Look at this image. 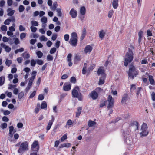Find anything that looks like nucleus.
Returning a JSON list of instances; mask_svg holds the SVG:
<instances>
[{
    "instance_id": "obj_55",
    "label": "nucleus",
    "mask_w": 155,
    "mask_h": 155,
    "mask_svg": "<svg viewBox=\"0 0 155 155\" xmlns=\"http://www.w3.org/2000/svg\"><path fill=\"white\" fill-rule=\"evenodd\" d=\"M44 96L41 94H40L38 97V99L39 100H42L44 99Z\"/></svg>"
},
{
    "instance_id": "obj_20",
    "label": "nucleus",
    "mask_w": 155,
    "mask_h": 155,
    "mask_svg": "<svg viewBox=\"0 0 155 155\" xmlns=\"http://www.w3.org/2000/svg\"><path fill=\"white\" fill-rule=\"evenodd\" d=\"M118 0H113L112 2V6L114 9H116L118 6Z\"/></svg>"
},
{
    "instance_id": "obj_40",
    "label": "nucleus",
    "mask_w": 155,
    "mask_h": 155,
    "mask_svg": "<svg viewBox=\"0 0 155 155\" xmlns=\"http://www.w3.org/2000/svg\"><path fill=\"white\" fill-rule=\"evenodd\" d=\"M136 89V86L134 84H132L130 87V91L132 92L134 91V90Z\"/></svg>"
},
{
    "instance_id": "obj_32",
    "label": "nucleus",
    "mask_w": 155,
    "mask_h": 155,
    "mask_svg": "<svg viewBox=\"0 0 155 155\" xmlns=\"http://www.w3.org/2000/svg\"><path fill=\"white\" fill-rule=\"evenodd\" d=\"M81 60V56L76 55L75 57V63H77Z\"/></svg>"
},
{
    "instance_id": "obj_45",
    "label": "nucleus",
    "mask_w": 155,
    "mask_h": 155,
    "mask_svg": "<svg viewBox=\"0 0 155 155\" xmlns=\"http://www.w3.org/2000/svg\"><path fill=\"white\" fill-rule=\"evenodd\" d=\"M1 29L3 31L6 32L7 30V27L5 25H3L1 26Z\"/></svg>"
},
{
    "instance_id": "obj_16",
    "label": "nucleus",
    "mask_w": 155,
    "mask_h": 155,
    "mask_svg": "<svg viewBox=\"0 0 155 155\" xmlns=\"http://www.w3.org/2000/svg\"><path fill=\"white\" fill-rule=\"evenodd\" d=\"M1 46L4 48L5 50V51L7 52H9L11 50V48L9 47L8 46H6L4 44L2 43L1 44Z\"/></svg>"
},
{
    "instance_id": "obj_8",
    "label": "nucleus",
    "mask_w": 155,
    "mask_h": 155,
    "mask_svg": "<svg viewBox=\"0 0 155 155\" xmlns=\"http://www.w3.org/2000/svg\"><path fill=\"white\" fill-rule=\"evenodd\" d=\"M107 101L108 102V104L107 108L108 110H109L110 108H112L114 105V99L111 95H109L107 98Z\"/></svg>"
},
{
    "instance_id": "obj_34",
    "label": "nucleus",
    "mask_w": 155,
    "mask_h": 155,
    "mask_svg": "<svg viewBox=\"0 0 155 155\" xmlns=\"http://www.w3.org/2000/svg\"><path fill=\"white\" fill-rule=\"evenodd\" d=\"M31 24L32 25V26H37L38 25V22L37 21L34 20L32 21H31Z\"/></svg>"
},
{
    "instance_id": "obj_21",
    "label": "nucleus",
    "mask_w": 155,
    "mask_h": 155,
    "mask_svg": "<svg viewBox=\"0 0 155 155\" xmlns=\"http://www.w3.org/2000/svg\"><path fill=\"white\" fill-rule=\"evenodd\" d=\"M82 107H79L77 109V111L76 112V117H79L80 116L82 110Z\"/></svg>"
},
{
    "instance_id": "obj_11",
    "label": "nucleus",
    "mask_w": 155,
    "mask_h": 155,
    "mask_svg": "<svg viewBox=\"0 0 155 155\" xmlns=\"http://www.w3.org/2000/svg\"><path fill=\"white\" fill-rule=\"evenodd\" d=\"M69 14L72 18H75L77 15V11L73 8H72L70 11Z\"/></svg>"
},
{
    "instance_id": "obj_52",
    "label": "nucleus",
    "mask_w": 155,
    "mask_h": 155,
    "mask_svg": "<svg viewBox=\"0 0 155 155\" xmlns=\"http://www.w3.org/2000/svg\"><path fill=\"white\" fill-rule=\"evenodd\" d=\"M40 39L41 41H46L48 39L47 38L45 37L44 36L42 35L41 36L40 38Z\"/></svg>"
},
{
    "instance_id": "obj_48",
    "label": "nucleus",
    "mask_w": 155,
    "mask_h": 155,
    "mask_svg": "<svg viewBox=\"0 0 155 155\" xmlns=\"http://www.w3.org/2000/svg\"><path fill=\"white\" fill-rule=\"evenodd\" d=\"M47 59L48 61H51L53 60V57L52 56L49 54L47 56Z\"/></svg>"
},
{
    "instance_id": "obj_51",
    "label": "nucleus",
    "mask_w": 155,
    "mask_h": 155,
    "mask_svg": "<svg viewBox=\"0 0 155 155\" xmlns=\"http://www.w3.org/2000/svg\"><path fill=\"white\" fill-rule=\"evenodd\" d=\"M30 29L31 31L32 32H35L36 31L37 29V28L36 27L32 26H31Z\"/></svg>"
},
{
    "instance_id": "obj_59",
    "label": "nucleus",
    "mask_w": 155,
    "mask_h": 155,
    "mask_svg": "<svg viewBox=\"0 0 155 155\" xmlns=\"http://www.w3.org/2000/svg\"><path fill=\"white\" fill-rule=\"evenodd\" d=\"M36 91H34L33 92L30 94L29 96V98H33L35 95Z\"/></svg>"
},
{
    "instance_id": "obj_3",
    "label": "nucleus",
    "mask_w": 155,
    "mask_h": 155,
    "mask_svg": "<svg viewBox=\"0 0 155 155\" xmlns=\"http://www.w3.org/2000/svg\"><path fill=\"white\" fill-rule=\"evenodd\" d=\"M79 88L78 86H76L72 91V97L77 98L78 100L82 101L83 99L82 94L81 93H79Z\"/></svg>"
},
{
    "instance_id": "obj_15",
    "label": "nucleus",
    "mask_w": 155,
    "mask_h": 155,
    "mask_svg": "<svg viewBox=\"0 0 155 155\" xmlns=\"http://www.w3.org/2000/svg\"><path fill=\"white\" fill-rule=\"evenodd\" d=\"M71 84H64L63 85V89L65 91H68L71 89Z\"/></svg>"
},
{
    "instance_id": "obj_24",
    "label": "nucleus",
    "mask_w": 155,
    "mask_h": 155,
    "mask_svg": "<svg viewBox=\"0 0 155 155\" xmlns=\"http://www.w3.org/2000/svg\"><path fill=\"white\" fill-rule=\"evenodd\" d=\"M80 13L81 15H84L86 13V9L84 6H82L80 8Z\"/></svg>"
},
{
    "instance_id": "obj_27",
    "label": "nucleus",
    "mask_w": 155,
    "mask_h": 155,
    "mask_svg": "<svg viewBox=\"0 0 155 155\" xmlns=\"http://www.w3.org/2000/svg\"><path fill=\"white\" fill-rule=\"evenodd\" d=\"M73 124V122L71 119H69L68 120L66 123V126L65 127H66L67 125L69 126V127H71V126Z\"/></svg>"
},
{
    "instance_id": "obj_25",
    "label": "nucleus",
    "mask_w": 155,
    "mask_h": 155,
    "mask_svg": "<svg viewBox=\"0 0 155 155\" xmlns=\"http://www.w3.org/2000/svg\"><path fill=\"white\" fill-rule=\"evenodd\" d=\"M5 78L4 76L0 77V86L2 85L5 83Z\"/></svg>"
},
{
    "instance_id": "obj_14",
    "label": "nucleus",
    "mask_w": 155,
    "mask_h": 155,
    "mask_svg": "<svg viewBox=\"0 0 155 155\" xmlns=\"http://www.w3.org/2000/svg\"><path fill=\"white\" fill-rule=\"evenodd\" d=\"M99 37L101 38V40H102L103 39L105 35V31L103 30H101L99 32Z\"/></svg>"
},
{
    "instance_id": "obj_53",
    "label": "nucleus",
    "mask_w": 155,
    "mask_h": 155,
    "mask_svg": "<svg viewBox=\"0 0 155 155\" xmlns=\"http://www.w3.org/2000/svg\"><path fill=\"white\" fill-rule=\"evenodd\" d=\"M47 18L45 17H43L41 19V21L42 23H46L47 22Z\"/></svg>"
},
{
    "instance_id": "obj_61",
    "label": "nucleus",
    "mask_w": 155,
    "mask_h": 155,
    "mask_svg": "<svg viewBox=\"0 0 155 155\" xmlns=\"http://www.w3.org/2000/svg\"><path fill=\"white\" fill-rule=\"evenodd\" d=\"M57 35L56 34H53L51 37V39L53 41L55 40L57 38Z\"/></svg>"
},
{
    "instance_id": "obj_5",
    "label": "nucleus",
    "mask_w": 155,
    "mask_h": 155,
    "mask_svg": "<svg viewBox=\"0 0 155 155\" xmlns=\"http://www.w3.org/2000/svg\"><path fill=\"white\" fill-rule=\"evenodd\" d=\"M28 143L27 142L22 143L18 150V152L19 154H23L25 151L28 150Z\"/></svg>"
},
{
    "instance_id": "obj_26",
    "label": "nucleus",
    "mask_w": 155,
    "mask_h": 155,
    "mask_svg": "<svg viewBox=\"0 0 155 155\" xmlns=\"http://www.w3.org/2000/svg\"><path fill=\"white\" fill-rule=\"evenodd\" d=\"M47 104L46 102L43 101L42 102L41 105V109H47Z\"/></svg>"
},
{
    "instance_id": "obj_63",
    "label": "nucleus",
    "mask_w": 155,
    "mask_h": 155,
    "mask_svg": "<svg viewBox=\"0 0 155 155\" xmlns=\"http://www.w3.org/2000/svg\"><path fill=\"white\" fill-rule=\"evenodd\" d=\"M58 5L57 3L56 2H55L53 3V6L52 8V10H54L56 9Z\"/></svg>"
},
{
    "instance_id": "obj_23",
    "label": "nucleus",
    "mask_w": 155,
    "mask_h": 155,
    "mask_svg": "<svg viewBox=\"0 0 155 155\" xmlns=\"http://www.w3.org/2000/svg\"><path fill=\"white\" fill-rule=\"evenodd\" d=\"M86 31L85 28L83 29L82 32L80 37L81 40H82L84 38L86 35Z\"/></svg>"
},
{
    "instance_id": "obj_41",
    "label": "nucleus",
    "mask_w": 155,
    "mask_h": 155,
    "mask_svg": "<svg viewBox=\"0 0 155 155\" xmlns=\"http://www.w3.org/2000/svg\"><path fill=\"white\" fill-rule=\"evenodd\" d=\"M70 81L72 83L75 84L76 82V79L74 77H72L70 79Z\"/></svg>"
},
{
    "instance_id": "obj_36",
    "label": "nucleus",
    "mask_w": 155,
    "mask_h": 155,
    "mask_svg": "<svg viewBox=\"0 0 155 155\" xmlns=\"http://www.w3.org/2000/svg\"><path fill=\"white\" fill-rule=\"evenodd\" d=\"M36 53L38 58H41L43 55V53L40 51H38Z\"/></svg>"
},
{
    "instance_id": "obj_57",
    "label": "nucleus",
    "mask_w": 155,
    "mask_h": 155,
    "mask_svg": "<svg viewBox=\"0 0 155 155\" xmlns=\"http://www.w3.org/2000/svg\"><path fill=\"white\" fill-rule=\"evenodd\" d=\"M11 22L10 19H7L4 22V24L6 25H8Z\"/></svg>"
},
{
    "instance_id": "obj_4",
    "label": "nucleus",
    "mask_w": 155,
    "mask_h": 155,
    "mask_svg": "<svg viewBox=\"0 0 155 155\" xmlns=\"http://www.w3.org/2000/svg\"><path fill=\"white\" fill-rule=\"evenodd\" d=\"M103 91V89L100 87H97L94 90L92 91L89 94V95L93 100H95L97 99L98 97V94L100 93Z\"/></svg>"
},
{
    "instance_id": "obj_47",
    "label": "nucleus",
    "mask_w": 155,
    "mask_h": 155,
    "mask_svg": "<svg viewBox=\"0 0 155 155\" xmlns=\"http://www.w3.org/2000/svg\"><path fill=\"white\" fill-rule=\"evenodd\" d=\"M36 60L35 61L34 59H32L31 61V66L34 67L36 64Z\"/></svg>"
},
{
    "instance_id": "obj_31",
    "label": "nucleus",
    "mask_w": 155,
    "mask_h": 155,
    "mask_svg": "<svg viewBox=\"0 0 155 155\" xmlns=\"http://www.w3.org/2000/svg\"><path fill=\"white\" fill-rule=\"evenodd\" d=\"M96 124V123L94 121L89 120L88 122V126L89 127H92Z\"/></svg>"
},
{
    "instance_id": "obj_43",
    "label": "nucleus",
    "mask_w": 155,
    "mask_h": 155,
    "mask_svg": "<svg viewBox=\"0 0 155 155\" xmlns=\"http://www.w3.org/2000/svg\"><path fill=\"white\" fill-rule=\"evenodd\" d=\"M24 96V93L22 91L19 93L18 95V98L21 99Z\"/></svg>"
},
{
    "instance_id": "obj_6",
    "label": "nucleus",
    "mask_w": 155,
    "mask_h": 155,
    "mask_svg": "<svg viewBox=\"0 0 155 155\" xmlns=\"http://www.w3.org/2000/svg\"><path fill=\"white\" fill-rule=\"evenodd\" d=\"M147 124L143 123L141 126V132L140 133L141 137L146 136L148 134L147 130Z\"/></svg>"
},
{
    "instance_id": "obj_58",
    "label": "nucleus",
    "mask_w": 155,
    "mask_h": 155,
    "mask_svg": "<svg viewBox=\"0 0 155 155\" xmlns=\"http://www.w3.org/2000/svg\"><path fill=\"white\" fill-rule=\"evenodd\" d=\"M141 89L142 88L140 87H139L137 88V90L136 93V94L137 96H138L140 94Z\"/></svg>"
},
{
    "instance_id": "obj_50",
    "label": "nucleus",
    "mask_w": 155,
    "mask_h": 155,
    "mask_svg": "<svg viewBox=\"0 0 155 155\" xmlns=\"http://www.w3.org/2000/svg\"><path fill=\"white\" fill-rule=\"evenodd\" d=\"M25 8L24 6L22 5H20L19 7V11L20 12L23 11L24 10Z\"/></svg>"
},
{
    "instance_id": "obj_30",
    "label": "nucleus",
    "mask_w": 155,
    "mask_h": 155,
    "mask_svg": "<svg viewBox=\"0 0 155 155\" xmlns=\"http://www.w3.org/2000/svg\"><path fill=\"white\" fill-rule=\"evenodd\" d=\"M71 39H78L77 34L75 32L72 33L71 34Z\"/></svg>"
},
{
    "instance_id": "obj_13",
    "label": "nucleus",
    "mask_w": 155,
    "mask_h": 155,
    "mask_svg": "<svg viewBox=\"0 0 155 155\" xmlns=\"http://www.w3.org/2000/svg\"><path fill=\"white\" fill-rule=\"evenodd\" d=\"M69 43L72 46L75 47L78 43V39H70Z\"/></svg>"
},
{
    "instance_id": "obj_2",
    "label": "nucleus",
    "mask_w": 155,
    "mask_h": 155,
    "mask_svg": "<svg viewBox=\"0 0 155 155\" xmlns=\"http://www.w3.org/2000/svg\"><path fill=\"white\" fill-rule=\"evenodd\" d=\"M139 73L138 70L132 64L129 65V71H128V76L132 79H133L134 77H136Z\"/></svg>"
},
{
    "instance_id": "obj_38",
    "label": "nucleus",
    "mask_w": 155,
    "mask_h": 155,
    "mask_svg": "<svg viewBox=\"0 0 155 155\" xmlns=\"http://www.w3.org/2000/svg\"><path fill=\"white\" fill-rule=\"evenodd\" d=\"M13 40L14 41V43L16 45H17L18 44H19L20 43V41L19 40V39L17 38H13Z\"/></svg>"
},
{
    "instance_id": "obj_1",
    "label": "nucleus",
    "mask_w": 155,
    "mask_h": 155,
    "mask_svg": "<svg viewBox=\"0 0 155 155\" xmlns=\"http://www.w3.org/2000/svg\"><path fill=\"white\" fill-rule=\"evenodd\" d=\"M133 58L134 54L132 50L129 48L128 52L126 53L125 55L124 66L125 67L127 66L128 64L132 61Z\"/></svg>"
},
{
    "instance_id": "obj_46",
    "label": "nucleus",
    "mask_w": 155,
    "mask_h": 155,
    "mask_svg": "<svg viewBox=\"0 0 155 155\" xmlns=\"http://www.w3.org/2000/svg\"><path fill=\"white\" fill-rule=\"evenodd\" d=\"M16 87L17 85H12L11 84H9L8 85V89H12V88H14V89Z\"/></svg>"
},
{
    "instance_id": "obj_33",
    "label": "nucleus",
    "mask_w": 155,
    "mask_h": 155,
    "mask_svg": "<svg viewBox=\"0 0 155 155\" xmlns=\"http://www.w3.org/2000/svg\"><path fill=\"white\" fill-rule=\"evenodd\" d=\"M36 63L39 65H42L44 63L43 61L41 59H36Z\"/></svg>"
},
{
    "instance_id": "obj_49",
    "label": "nucleus",
    "mask_w": 155,
    "mask_h": 155,
    "mask_svg": "<svg viewBox=\"0 0 155 155\" xmlns=\"http://www.w3.org/2000/svg\"><path fill=\"white\" fill-rule=\"evenodd\" d=\"M56 51V49L54 47L52 48L50 51V53L51 54L54 53Z\"/></svg>"
},
{
    "instance_id": "obj_10",
    "label": "nucleus",
    "mask_w": 155,
    "mask_h": 155,
    "mask_svg": "<svg viewBox=\"0 0 155 155\" xmlns=\"http://www.w3.org/2000/svg\"><path fill=\"white\" fill-rule=\"evenodd\" d=\"M51 119L49 121L46 127L47 131H48L50 129L54 121V118L53 115L51 116Z\"/></svg>"
},
{
    "instance_id": "obj_19",
    "label": "nucleus",
    "mask_w": 155,
    "mask_h": 155,
    "mask_svg": "<svg viewBox=\"0 0 155 155\" xmlns=\"http://www.w3.org/2000/svg\"><path fill=\"white\" fill-rule=\"evenodd\" d=\"M104 70L103 69V67L100 68L97 70V74L98 75L102 74H105L104 73Z\"/></svg>"
},
{
    "instance_id": "obj_62",
    "label": "nucleus",
    "mask_w": 155,
    "mask_h": 155,
    "mask_svg": "<svg viewBox=\"0 0 155 155\" xmlns=\"http://www.w3.org/2000/svg\"><path fill=\"white\" fill-rule=\"evenodd\" d=\"M143 32L142 31L140 30L138 32V38H142L143 36Z\"/></svg>"
},
{
    "instance_id": "obj_7",
    "label": "nucleus",
    "mask_w": 155,
    "mask_h": 155,
    "mask_svg": "<svg viewBox=\"0 0 155 155\" xmlns=\"http://www.w3.org/2000/svg\"><path fill=\"white\" fill-rule=\"evenodd\" d=\"M123 135L124 137H125V142L128 145H131L132 143V141L130 135L129 134H127V131H124V132H123Z\"/></svg>"
},
{
    "instance_id": "obj_18",
    "label": "nucleus",
    "mask_w": 155,
    "mask_h": 155,
    "mask_svg": "<svg viewBox=\"0 0 155 155\" xmlns=\"http://www.w3.org/2000/svg\"><path fill=\"white\" fill-rule=\"evenodd\" d=\"M128 98V95L127 94H125L122 97V99L121 101V102L123 103L126 102Z\"/></svg>"
},
{
    "instance_id": "obj_42",
    "label": "nucleus",
    "mask_w": 155,
    "mask_h": 155,
    "mask_svg": "<svg viewBox=\"0 0 155 155\" xmlns=\"http://www.w3.org/2000/svg\"><path fill=\"white\" fill-rule=\"evenodd\" d=\"M12 62L11 60L7 59L5 62V64L8 67H9L12 64Z\"/></svg>"
},
{
    "instance_id": "obj_35",
    "label": "nucleus",
    "mask_w": 155,
    "mask_h": 155,
    "mask_svg": "<svg viewBox=\"0 0 155 155\" xmlns=\"http://www.w3.org/2000/svg\"><path fill=\"white\" fill-rule=\"evenodd\" d=\"M106 100H102L100 102V107H102L103 106H105L106 105Z\"/></svg>"
},
{
    "instance_id": "obj_60",
    "label": "nucleus",
    "mask_w": 155,
    "mask_h": 155,
    "mask_svg": "<svg viewBox=\"0 0 155 155\" xmlns=\"http://www.w3.org/2000/svg\"><path fill=\"white\" fill-rule=\"evenodd\" d=\"M64 38L65 40L66 41H68L69 38V35L68 34H65L64 36Z\"/></svg>"
},
{
    "instance_id": "obj_39",
    "label": "nucleus",
    "mask_w": 155,
    "mask_h": 155,
    "mask_svg": "<svg viewBox=\"0 0 155 155\" xmlns=\"http://www.w3.org/2000/svg\"><path fill=\"white\" fill-rule=\"evenodd\" d=\"M14 36H13L12 37H10L9 38L8 41H9V43L11 45L12 44L14 43L13 42L14 40L13 39V37H14Z\"/></svg>"
},
{
    "instance_id": "obj_29",
    "label": "nucleus",
    "mask_w": 155,
    "mask_h": 155,
    "mask_svg": "<svg viewBox=\"0 0 155 155\" xmlns=\"http://www.w3.org/2000/svg\"><path fill=\"white\" fill-rule=\"evenodd\" d=\"M22 56L25 59H28L30 57V54L28 53L26 54L23 53L22 54Z\"/></svg>"
},
{
    "instance_id": "obj_12",
    "label": "nucleus",
    "mask_w": 155,
    "mask_h": 155,
    "mask_svg": "<svg viewBox=\"0 0 155 155\" xmlns=\"http://www.w3.org/2000/svg\"><path fill=\"white\" fill-rule=\"evenodd\" d=\"M92 47L90 45H87L84 48V51L85 54L87 53H90L92 50Z\"/></svg>"
},
{
    "instance_id": "obj_17",
    "label": "nucleus",
    "mask_w": 155,
    "mask_h": 155,
    "mask_svg": "<svg viewBox=\"0 0 155 155\" xmlns=\"http://www.w3.org/2000/svg\"><path fill=\"white\" fill-rule=\"evenodd\" d=\"M149 79L150 84L152 85H155V81L154 79L153 78L152 75H149Z\"/></svg>"
},
{
    "instance_id": "obj_28",
    "label": "nucleus",
    "mask_w": 155,
    "mask_h": 155,
    "mask_svg": "<svg viewBox=\"0 0 155 155\" xmlns=\"http://www.w3.org/2000/svg\"><path fill=\"white\" fill-rule=\"evenodd\" d=\"M7 11L8 12V15L10 16H12L13 15L15 11L14 10H11V9L10 8H8Z\"/></svg>"
},
{
    "instance_id": "obj_9",
    "label": "nucleus",
    "mask_w": 155,
    "mask_h": 155,
    "mask_svg": "<svg viewBox=\"0 0 155 155\" xmlns=\"http://www.w3.org/2000/svg\"><path fill=\"white\" fill-rule=\"evenodd\" d=\"M31 148L33 151H38L39 148V145L38 141H35L31 145Z\"/></svg>"
},
{
    "instance_id": "obj_22",
    "label": "nucleus",
    "mask_w": 155,
    "mask_h": 155,
    "mask_svg": "<svg viewBox=\"0 0 155 155\" xmlns=\"http://www.w3.org/2000/svg\"><path fill=\"white\" fill-rule=\"evenodd\" d=\"M9 136L11 138H12L13 137V133H12L14 127L13 126H11L9 127Z\"/></svg>"
},
{
    "instance_id": "obj_64",
    "label": "nucleus",
    "mask_w": 155,
    "mask_h": 155,
    "mask_svg": "<svg viewBox=\"0 0 155 155\" xmlns=\"http://www.w3.org/2000/svg\"><path fill=\"white\" fill-rule=\"evenodd\" d=\"M23 71L27 73H29L30 71V69L28 67H26L23 69Z\"/></svg>"
},
{
    "instance_id": "obj_56",
    "label": "nucleus",
    "mask_w": 155,
    "mask_h": 155,
    "mask_svg": "<svg viewBox=\"0 0 155 155\" xmlns=\"http://www.w3.org/2000/svg\"><path fill=\"white\" fill-rule=\"evenodd\" d=\"M7 127V124L6 123H4L2 124L1 126V127L4 129L6 128Z\"/></svg>"
},
{
    "instance_id": "obj_54",
    "label": "nucleus",
    "mask_w": 155,
    "mask_h": 155,
    "mask_svg": "<svg viewBox=\"0 0 155 155\" xmlns=\"http://www.w3.org/2000/svg\"><path fill=\"white\" fill-rule=\"evenodd\" d=\"M60 42L59 41H56V43L55 44V46L56 48H58L59 47L60 45Z\"/></svg>"
},
{
    "instance_id": "obj_37",
    "label": "nucleus",
    "mask_w": 155,
    "mask_h": 155,
    "mask_svg": "<svg viewBox=\"0 0 155 155\" xmlns=\"http://www.w3.org/2000/svg\"><path fill=\"white\" fill-rule=\"evenodd\" d=\"M56 11L57 12V15L58 17H61L62 15V13L61 10L60 8H57L56 9Z\"/></svg>"
},
{
    "instance_id": "obj_44",
    "label": "nucleus",
    "mask_w": 155,
    "mask_h": 155,
    "mask_svg": "<svg viewBox=\"0 0 155 155\" xmlns=\"http://www.w3.org/2000/svg\"><path fill=\"white\" fill-rule=\"evenodd\" d=\"M26 33H22L20 35V38L21 40H23V38L26 37Z\"/></svg>"
}]
</instances>
